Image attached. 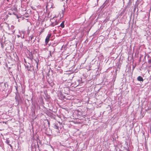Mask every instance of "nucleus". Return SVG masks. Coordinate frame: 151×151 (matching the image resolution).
I'll return each mask as SVG.
<instances>
[{
	"label": "nucleus",
	"instance_id": "1",
	"mask_svg": "<svg viewBox=\"0 0 151 151\" xmlns=\"http://www.w3.org/2000/svg\"><path fill=\"white\" fill-rule=\"evenodd\" d=\"M60 125V124L58 123H55L53 124V128H54V130L56 132L55 133V136H58L60 135V129H61L59 126Z\"/></svg>",
	"mask_w": 151,
	"mask_h": 151
},
{
	"label": "nucleus",
	"instance_id": "2",
	"mask_svg": "<svg viewBox=\"0 0 151 151\" xmlns=\"http://www.w3.org/2000/svg\"><path fill=\"white\" fill-rule=\"evenodd\" d=\"M51 36V33L48 34L47 36L46 39H45V43L46 45L48 43L49 40Z\"/></svg>",
	"mask_w": 151,
	"mask_h": 151
},
{
	"label": "nucleus",
	"instance_id": "3",
	"mask_svg": "<svg viewBox=\"0 0 151 151\" xmlns=\"http://www.w3.org/2000/svg\"><path fill=\"white\" fill-rule=\"evenodd\" d=\"M26 32L23 30H19V34H20L21 37L22 39H24V34Z\"/></svg>",
	"mask_w": 151,
	"mask_h": 151
},
{
	"label": "nucleus",
	"instance_id": "4",
	"mask_svg": "<svg viewBox=\"0 0 151 151\" xmlns=\"http://www.w3.org/2000/svg\"><path fill=\"white\" fill-rule=\"evenodd\" d=\"M34 34H32V35H30L29 37V40L31 42H32L34 43L35 40L36 39H34V40L32 41V40L34 38Z\"/></svg>",
	"mask_w": 151,
	"mask_h": 151
},
{
	"label": "nucleus",
	"instance_id": "5",
	"mask_svg": "<svg viewBox=\"0 0 151 151\" xmlns=\"http://www.w3.org/2000/svg\"><path fill=\"white\" fill-rule=\"evenodd\" d=\"M7 27H8L9 30H11L12 32L13 31L12 30H13L14 28V26L11 25V27H10L9 25L7 24Z\"/></svg>",
	"mask_w": 151,
	"mask_h": 151
},
{
	"label": "nucleus",
	"instance_id": "6",
	"mask_svg": "<svg viewBox=\"0 0 151 151\" xmlns=\"http://www.w3.org/2000/svg\"><path fill=\"white\" fill-rule=\"evenodd\" d=\"M137 80L138 81H143V79L142 78L141 76H139L137 78Z\"/></svg>",
	"mask_w": 151,
	"mask_h": 151
},
{
	"label": "nucleus",
	"instance_id": "7",
	"mask_svg": "<svg viewBox=\"0 0 151 151\" xmlns=\"http://www.w3.org/2000/svg\"><path fill=\"white\" fill-rule=\"evenodd\" d=\"M147 57L148 58V63L149 64H150L151 63V57L149 55L147 56Z\"/></svg>",
	"mask_w": 151,
	"mask_h": 151
},
{
	"label": "nucleus",
	"instance_id": "8",
	"mask_svg": "<svg viewBox=\"0 0 151 151\" xmlns=\"http://www.w3.org/2000/svg\"><path fill=\"white\" fill-rule=\"evenodd\" d=\"M64 22L63 21L62 23L60 24V26L62 28H63L64 27Z\"/></svg>",
	"mask_w": 151,
	"mask_h": 151
},
{
	"label": "nucleus",
	"instance_id": "9",
	"mask_svg": "<svg viewBox=\"0 0 151 151\" xmlns=\"http://www.w3.org/2000/svg\"><path fill=\"white\" fill-rule=\"evenodd\" d=\"M57 23L56 21H55V22L52 23L51 25L52 26L54 27L57 24Z\"/></svg>",
	"mask_w": 151,
	"mask_h": 151
},
{
	"label": "nucleus",
	"instance_id": "10",
	"mask_svg": "<svg viewBox=\"0 0 151 151\" xmlns=\"http://www.w3.org/2000/svg\"><path fill=\"white\" fill-rule=\"evenodd\" d=\"M25 67L27 68L28 70H30V69L31 67L30 65V66L28 65H25Z\"/></svg>",
	"mask_w": 151,
	"mask_h": 151
},
{
	"label": "nucleus",
	"instance_id": "11",
	"mask_svg": "<svg viewBox=\"0 0 151 151\" xmlns=\"http://www.w3.org/2000/svg\"><path fill=\"white\" fill-rule=\"evenodd\" d=\"M27 34L29 35L30 33V30H29V27L27 29Z\"/></svg>",
	"mask_w": 151,
	"mask_h": 151
},
{
	"label": "nucleus",
	"instance_id": "12",
	"mask_svg": "<svg viewBox=\"0 0 151 151\" xmlns=\"http://www.w3.org/2000/svg\"><path fill=\"white\" fill-rule=\"evenodd\" d=\"M5 142H6V143L7 144L9 145V142H10V141H9V140H8L7 139V140Z\"/></svg>",
	"mask_w": 151,
	"mask_h": 151
},
{
	"label": "nucleus",
	"instance_id": "13",
	"mask_svg": "<svg viewBox=\"0 0 151 151\" xmlns=\"http://www.w3.org/2000/svg\"><path fill=\"white\" fill-rule=\"evenodd\" d=\"M24 17H29V15L28 14H24Z\"/></svg>",
	"mask_w": 151,
	"mask_h": 151
},
{
	"label": "nucleus",
	"instance_id": "14",
	"mask_svg": "<svg viewBox=\"0 0 151 151\" xmlns=\"http://www.w3.org/2000/svg\"><path fill=\"white\" fill-rule=\"evenodd\" d=\"M1 47L2 48H4V46L2 42H1Z\"/></svg>",
	"mask_w": 151,
	"mask_h": 151
},
{
	"label": "nucleus",
	"instance_id": "15",
	"mask_svg": "<svg viewBox=\"0 0 151 151\" xmlns=\"http://www.w3.org/2000/svg\"><path fill=\"white\" fill-rule=\"evenodd\" d=\"M78 81L79 83H82V79L81 78L80 79H79Z\"/></svg>",
	"mask_w": 151,
	"mask_h": 151
},
{
	"label": "nucleus",
	"instance_id": "16",
	"mask_svg": "<svg viewBox=\"0 0 151 151\" xmlns=\"http://www.w3.org/2000/svg\"><path fill=\"white\" fill-rule=\"evenodd\" d=\"M35 62H36V63H37V68L38 67V62H37L36 60H35Z\"/></svg>",
	"mask_w": 151,
	"mask_h": 151
},
{
	"label": "nucleus",
	"instance_id": "17",
	"mask_svg": "<svg viewBox=\"0 0 151 151\" xmlns=\"http://www.w3.org/2000/svg\"><path fill=\"white\" fill-rule=\"evenodd\" d=\"M15 88L16 90H17V93L18 91V87L17 86H15Z\"/></svg>",
	"mask_w": 151,
	"mask_h": 151
},
{
	"label": "nucleus",
	"instance_id": "18",
	"mask_svg": "<svg viewBox=\"0 0 151 151\" xmlns=\"http://www.w3.org/2000/svg\"><path fill=\"white\" fill-rule=\"evenodd\" d=\"M17 36L18 38H19L20 37H21V36H20V35L19 34V35H17Z\"/></svg>",
	"mask_w": 151,
	"mask_h": 151
},
{
	"label": "nucleus",
	"instance_id": "19",
	"mask_svg": "<svg viewBox=\"0 0 151 151\" xmlns=\"http://www.w3.org/2000/svg\"><path fill=\"white\" fill-rule=\"evenodd\" d=\"M11 148H12V146L10 144H9L8 145Z\"/></svg>",
	"mask_w": 151,
	"mask_h": 151
},
{
	"label": "nucleus",
	"instance_id": "20",
	"mask_svg": "<svg viewBox=\"0 0 151 151\" xmlns=\"http://www.w3.org/2000/svg\"><path fill=\"white\" fill-rule=\"evenodd\" d=\"M30 59L31 60V61H32V60L33 59V58L32 57H31L30 58Z\"/></svg>",
	"mask_w": 151,
	"mask_h": 151
},
{
	"label": "nucleus",
	"instance_id": "21",
	"mask_svg": "<svg viewBox=\"0 0 151 151\" xmlns=\"http://www.w3.org/2000/svg\"><path fill=\"white\" fill-rule=\"evenodd\" d=\"M66 3H68L69 2H68V0H66Z\"/></svg>",
	"mask_w": 151,
	"mask_h": 151
},
{
	"label": "nucleus",
	"instance_id": "22",
	"mask_svg": "<svg viewBox=\"0 0 151 151\" xmlns=\"http://www.w3.org/2000/svg\"><path fill=\"white\" fill-rule=\"evenodd\" d=\"M119 151H122V150H121L119 149Z\"/></svg>",
	"mask_w": 151,
	"mask_h": 151
},
{
	"label": "nucleus",
	"instance_id": "23",
	"mask_svg": "<svg viewBox=\"0 0 151 151\" xmlns=\"http://www.w3.org/2000/svg\"><path fill=\"white\" fill-rule=\"evenodd\" d=\"M6 85V83H4V86H5V85Z\"/></svg>",
	"mask_w": 151,
	"mask_h": 151
},
{
	"label": "nucleus",
	"instance_id": "24",
	"mask_svg": "<svg viewBox=\"0 0 151 151\" xmlns=\"http://www.w3.org/2000/svg\"><path fill=\"white\" fill-rule=\"evenodd\" d=\"M22 93H24V92H22Z\"/></svg>",
	"mask_w": 151,
	"mask_h": 151
}]
</instances>
